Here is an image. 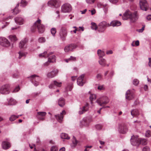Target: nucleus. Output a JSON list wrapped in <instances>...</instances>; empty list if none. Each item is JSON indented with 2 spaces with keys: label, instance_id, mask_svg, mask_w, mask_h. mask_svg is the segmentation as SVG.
I'll return each mask as SVG.
<instances>
[{
  "label": "nucleus",
  "instance_id": "nucleus-1",
  "mask_svg": "<svg viewBox=\"0 0 151 151\" xmlns=\"http://www.w3.org/2000/svg\"><path fill=\"white\" fill-rule=\"evenodd\" d=\"M138 18L137 12H135L132 13L128 10L125 11L122 17L123 20H126L129 19L131 22H134L136 21L138 19Z\"/></svg>",
  "mask_w": 151,
  "mask_h": 151
},
{
  "label": "nucleus",
  "instance_id": "nucleus-2",
  "mask_svg": "<svg viewBox=\"0 0 151 151\" xmlns=\"http://www.w3.org/2000/svg\"><path fill=\"white\" fill-rule=\"evenodd\" d=\"M41 20L40 19H38L34 24L33 27L31 29V30L33 32L35 31V28H37L38 31L40 33H42L45 31V28L44 26L41 23Z\"/></svg>",
  "mask_w": 151,
  "mask_h": 151
},
{
  "label": "nucleus",
  "instance_id": "nucleus-3",
  "mask_svg": "<svg viewBox=\"0 0 151 151\" xmlns=\"http://www.w3.org/2000/svg\"><path fill=\"white\" fill-rule=\"evenodd\" d=\"M96 102L100 106H102L103 105L108 103L109 100L107 96H104L98 99Z\"/></svg>",
  "mask_w": 151,
  "mask_h": 151
},
{
  "label": "nucleus",
  "instance_id": "nucleus-4",
  "mask_svg": "<svg viewBox=\"0 0 151 151\" xmlns=\"http://www.w3.org/2000/svg\"><path fill=\"white\" fill-rule=\"evenodd\" d=\"M109 27V23L105 21H103L99 24L98 29L99 31L103 32L105 30L107 27Z\"/></svg>",
  "mask_w": 151,
  "mask_h": 151
},
{
  "label": "nucleus",
  "instance_id": "nucleus-5",
  "mask_svg": "<svg viewBox=\"0 0 151 151\" xmlns=\"http://www.w3.org/2000/svg\"><path fill=\"white\" fill-rule=\"evenodd\" d=\"M32 82L34 85L37 86L39 84V81L41 80V78L36 75H33L30 76Z\"/></svg>",
  "mask_w": 151,
  "mask_h": 151
},
{
  "label": "nucleus",
  "instance_id": "nucleus-6",
  "mask_svg": "<svg viewBox=\"0 0 151 151\" xmlns=\"http://www.w3.org/2000/svg\"><path fill=\"white\" fill-rule=\"evenodd\" d=\"M72 10V6L68 3H65L61 6V12L63 13H69Z\"/></svg>",
  "mask_w": 151,
  "mask_h": 151
},
{
  "label": "nucleus",
  "instance_id": "nucleus-7",
  "mask_svg": "<svg viewBox=\"0 0 151 151\" xmlns=\"http://www.w3.org/2000/svg\"><path fill=\"white\" fill-rule=\"evenodd\" d=\"M9 84H6L0 87V93L2 94H7L9 93Z\"/></svg>",
  "mask_w": 151,
  "mask_h": 151
},
{
  "label": "nucleus",
  "instance_id": "nucleus-8",
  "mask_svg": "<svg viewBox=\"0 0 151 151\" xmlns=\"http://www.w3.org/2000/svg\"><path fill=\"white\" fill-rule=\"evenodd\" d=\"M67 35V32L66 29L65 27H62L59 32V35L60 39L62 40H65Z\"/></svg>",
  "mask_w": 151,
  "mask_h": 151
},
{
  "label": "nucleus",
  "instance_id": "nucleus-9",
  "mask_svg": "<svg viewBox=\"0 0 151 151\" xmlns=\"http://www.w3.org/2000/svg\"><path fill=\"white\" fill-rule=\"evenodd\" d=\"M139 6L141 9L143 10L146 11L148 9V4L145 0H140Z\"/></svg>",
  "mask_w": 151,
  "mask_h": 151
},
{
  "label": "nucleus",
  "instance_id": "nucleus-10",
  "mask_svg": "<svg viewBox=\"0 0 151 151\" xmlns=\"http://www.w3.org/2000/svg\"><path fill=\"white\" fill-rule=\"evenodd\" d=\"M0 44L6 47H8L10 45L9 41L6 38L3 37H0Z\"/></svg>",
  "mask_w": 151,
  "mask_h": 151
},
{
  "label": "nucleus",
  "instance_id": "nucleus-11",
  "mask_svg": "<svg viewBox=\"0 0 151 151\" xmlns=\"http://www.w3.org/2000/svg\"><path fill=\"white\" fill-rule=\"evenodd\" d=\"M58 73V70L57 69L54 68L52 71L48 73L46 75L48 78H52L57 76Z\"/></svg>",
  "mask_w": 151,
  "mask_h": 151
},
{
  "label": "nucleus",
  "instance_id": "nucleus-12",
  "mask_svg": "<svg viewBox=\"0 0 151 151\" xmlns=\"http://www.w3.org/2000/svg\"><path fill=\"white\" fill-rule=\"evenodd\" d=\"M139 138L138 137H135L134 136L132 137L131 139V142L132 145L138 146L139 145Z\"/></svg>",
  "mask_w": 151,
  "mask_h": 151
},
{
  "label": "nucleus",
  "instance_id": "nucleus-13",
  "mask_svg": "<svg viewBox=\"0 0 151 151\" xmlns=\"http://www.w3.org/2000/svg\"><path fill=\"white\" fill-rule=\"evenodd\" d=\"M62 84L61 82H59L57 80L54 81L49 85V87L50 88H54L55 86L60 87L61 86Z\"/></svg>",
  "mask_w": 151,
  "mask_h": 151
},
{
  "label": "nucleus",
  "instance_id": "nucleus-14",
  "mask_svg": "<svg viewBox=\"0 0 151 151\" xmlns=\"http://www.w3.org/2000/svg\"><path fill=\"white\" fill-rule=\"evenodd\" d=\"M66 114V112L65 110H63L62 112L60 113V114H58L55 115V117L57 120L61 122L63 120V116Z\"/></svg>",
  "mask_w": 151,
  "mask_h": 151
},
{
  "label": "nucleus",
  "instance_id": "nucleus-15",
  "mask_svg": "<svg viewBox=\"0 0 151 151\" xmlns=\"http://www.w3.org/2000/svg\"><path fill=\"white\" fill-rule=\"evenodd\" d=\"M85 76L84 74L81 75L78 78L77 80V83L78 85L82 86L85 83V81L83 79Z\"/></svg>",
  "mask_w": 151,
  "mask_h": 151
},
{
  "label": "nucleus",
  "instance_id": "nucleus-16",
  "mask_svg": "<svg viewBox=\"0 0 151 151\" xmlns=\"http://www.w3.org/2000/svg\"><path fill=\"white\" fill-rule=\"evenodd\" d=\"M76 45L73 44H70L66 46L64 48V51L65 52H68L70 51H72L76 47Z\"/></svg>",
  "mask_w": 151,
  "mask_h": 151
},
{
  "label": "nucleus",
  "instance_id": "nucleus-17",
  "mask_svg": "<svg viewBox=\"0 0 151 151\" xmlns=\"http://www.w3.org/2000/svg\"><path fill=\"white\" fill-rule=\"evenodd\" d=\"M27 40L24 39L22 40L19 43V48L21 49H25L27 48Z\"/></svg>",
  "mask_w": 151,
  "mask_h": 151
},
{
  "label": "nucleus",
  "instance_id": "nucleus-18",
  "mask_svg": "<svg viewBox=\"0 0 151 151\" xmlns=\"http://www.w3.org/2000/svg\"><path fill=\"white\" fill-rule=\"evenodd\" d=\"M48 4L50 6H54L57 7L59 6V3L57 0H51L48 2Z\"/></svg>",
  "mask_w": 151,
  "mask_h": 151
},
{
  "label": "nucleus",
  "instance_id": "nucleus-19",
  "mask_svg": "<svg viewBox=\"0 0 151 151\" xmlns=\"http://www.w3.org/2000/svg\"><path fill=\"white\" fill-rule=\"evenodd\" d=\"M91 121V119L88 117L84 118L81 122L80 123L82 126L87 125L88 123Z\"/></svg>",
  "mask_w": 151,
  "mask_h": 151
},
{
  "label": "nucleus",
  "instance_id": "nucleus-20",
  "mask_svg": "<svg viewBox=\"0 0 151 151\" xmlns=\"http://www.w3.org/2000/svg\"><path fill=\"white\" fill-rule=\"evenodd\" d=\"M119 131L120 133L122 134H124L126 132L127 129L126 127L124 126L123 124H118Z\"/></svg>",
  "mask_w": 151,
  "mask_h": 151
},
{
  "label": "nucleus",
  "instance_id": "nucleus-21",
  "mask_svg": "<svg viewBox=\"0 0 151 151\" xmlns=\"http://www.w3.org/2000/svg\"><path fill=\"white\" fill-rule=\"evenodd\" d=\"M11 144L9 142L6 141H3L2 143V147L4 150L9 149L11 147Z\"/></svg>",
  "mask_w": 151,
  "mask_h": 151
},
{
  "label": "nucleus",
  "instance_id": "nucleus-22",
  "mask_svg": "<svg viewBox=\"0 0 151 151\" xmlns=\"http://www.w3.org/2000/svg\"><path fill=\"white\" fill-rule=\"evenodd\" d=\"M89 106L88 104H86L82 108H80V111H79V114H81L85 112L88 111V110Z\"/></svg>",
  "mask_w": 151,
  "mask_h": 151
},
{
  "label": "nucleus",
  "instance_id": "nucleus-23",
  "mask_svg": "<svg viewBox=\"0 0 151 151\" xmlns=\"http://www.w3.org/2000/svg\"><path fill=\"white\" fill-rule=\"evenodd\" d=\"M7 101V102L5 104L6 105H14L17 103L16 101L12 98L8 99Z\"/></svg>",
  "mask_w": 151,
  "mask_h": 151
},
{
  "label": "nucleus",
  "instance_id": "nucleus-24",
  "mask_svg": "<svg viewBox=\"0 0 151 151\" xmlns=\"http://www.w3.org/2000/svg\"><path fill=\"white\" fill-rule=\"evenodd\" d=\"M15 22L19 25H22L24 24V20L21 17H17L15 18Z\"/></svg>",
  "mask_w": 151,
  "mask_h": 151
},
{
  "label": "nucleus",
  "instance_id": "nucleus-25",
  "mask_svg": "<svg viewBox=\"0 0 151 151\" xmlns=\"http://www.w3.org/2000/svg\"><path fill=\"white\" fill-rule=\"evenodd\" d=\"M134 97L133 94L131 93L129 90H128L126 93V98L128 100H131Z\"/></svg>",
  "mask_w": 151,
  "mask_h": 151
},
{
  "label": "nucleus",
  "instance_id": "nucleus-26",
  "mask_svg": "<svg viewBox=\"0 0 151 151\" xmlns=\"http://www.w3.org/2000/svg\"><path fill=\"white\" fill-rule=\"evenodd\" d=\"M121 24V22L117 20H114L112 21L109 24V27L112 26L113 27L118 26Z\"/></svg>",
  "mask_w": 151,
  "mask_h": 151
},
{
  "label": "nucleus",
  "instance_id": "nucleus-27",
  "mask_svg": "<svg viewBox=\"0 0 151 151\" xmlns=\"http://www.w3.org/2000/svg\"><path fill=\"white\" fill-rule=\"evenodd\" d=\"M58 105L61 107H63L65 104V100L63 98H60L58 101Z\"/></svg>",
  "mask_w": 151,
  "mask_h": 151
},
{
  "label": "nucleus",
  "instance_id": "nucleus-28",
  "mask_svg": "<svg viewBox=\"0 0 151 151\" xmlns=\"http://www.w3.org/2000/svg\"><path fill=\"white\" fill-rule=\"evenodd\" d=\"M139 145L141 144L142 145H145L147 143V140L145 139H142L139 138Z\"/></svg>",
  "mask_w": 151,
  "mask_h": 151
},
{
  "label": "nucleus",
  "instance_id": "nucleus-29",
  "mask_svg": "<svg viewBox=\"0 0 151 151\" xmlns=\"http://www.w3.org/2000/svg\"><path fill=\"white\" fill-rule=\"evenodd\" d=\"M99 62L102 66H105L106 65V61L104 59L101 58L99 60Z\"/></svg>",
  "mask_w": 151,
  "mask_h": 151
},
{
  "label": "nucleus",
  "instance_id": "nucleus-30",
  "mask_svg": "<svg viewBox=\"0 0 151 151\" xmlns=\"http://www.w3.org/2000/svg\"><path fill=\"white\" fill-rule=\"evenodd\" d=\"M8 38L12 42H15L17 40V39L15 35H10Z\"/></svg>",
  "mask_w": 151,
  "mask_h": 151
},
{
  "label": "nucleus",
  "instance_id": "nucleus-31",
  "mask_svg": "<svg viewBox=\"0 0 151 151\" xmlns=\"http://www.w3.org/2000/svg\"><path fill=\"white\" fill-rule=\"evenodd\" d=\"M49 56V54L47 53V52H45L43 53L40 54L39 55V57L40 58H42L43 57L46 58L48 57Z\"/></svg>",
  "mask_w": 151,
  "mask_h": 151
},
{
  "label": "nucleus",
  "instance_id": "nucleus-32",
  "mask_svg": "<svg viewBox=\"0 0 151 151\" xmlns=\"http://www.w3.org/2000/svg\"><path fill=\"white\" fill-rule=\"evenodd\" d=\"M97 54L100 58H102L105 55L104 52L100 50H98Z\"/></svg>",
  "mask_w": 151,
  "mask_h": 151
},
{
  "label": "nucleus",
  "instance_id": "nucleus-33",
  "mask_svg": "<svg viewBox=\"0 0 151 151\" xmlns=\"http://www.w3.org/2000/svg\"><path fill=\"white\" fill-rule=\"evenodd\" d=\"M139 114L138 111V110L137 109L133 110L131 111V114L133 116L138 115Z\"/></svg>",
  "mask_w": 151,
  "mask_h": 151
},
{
  "label": "nucleus",
  "instance_id": "nucleus-34",
  "mask_svg": "<svg viewBox=\"0 0 151 151\" xmlns=\"http://www.w3.org/2000/svg\"><path fill=\"white\" fill-rule=\"evenodd\" d=\"M61 137L63 139H69L70 137L68 136V134L66 133H62L61 134Z\"/></svg>",
  "mask_w": 151,
  "mask_h": 151
},
{
  "label": "nucleus",
  "instance_id": "nucleus-35",
  "mask_svg": "<svg viewBox=\"0 0 151 151\" xmlns=\"http://www.w3.org/2000/svg\"><path fill=\"white\" fill-rule=\"evenodd\" d=\"M48 59L50 62L53 63L55 62V55H52L50 56L49 58Z\"/></svg>",
  "mask_w": 151,
  "mask_h": 151
},
{
  "label": "nucleus",
  "instance_id": "nucleus-36",
  "mask_svg": "<svg viewBox=\"0 0 151 151\" xmlns=\"http://www.w3.org/2000/svg\"><path fill=\"white\" fill-rule=\"evenodd\" d=\"M96 97V96L95 94H91L90 95L89 97V99L90 101H91V104L92 103V101L95 100Z\"/></svg>",
  "mask_w": 151,
  "mask_h": 151
},
{
  "label": "nucleus",
  "instance_id": "nucleus-37",
  "mask_svg": "<svg viewBox=\"0 0 151 151\" xmlns=\"http://www.w3.org/2000/svg\"><path fill=\"white\" fill-rule=\"evenodd\" d=\"M18 53L19 55V59H21L22 57H25L26 56L27 54L26 53L21 51L19 52Z\"/></svg>",
  "mask_w": 151,
  "mask_h": 151
},
{
  "label": "nucleus",
  "instance_id": "nucleus-38",
  "mask_svg": "<svg viewBox=\"0 0 151 151\" xmlns=\"http://www.w3.org/2000/svg\"><path fill=\"white\" fill-rule=\"evenodd\" d=\"M47 113L45 112L40 111L37 113V116H40L43 117L45 116Z\"/></svg>",
  "mask_w": 151,
  "mask_h": 151
},
{
  "label": "nucleus",
  "instance_id": "nucleus-39",
  "mask_svg": "<svg viewBox=\"0 0 151 151\" xmlns=\"http://www.w3.org/2000/svg\"><path fill=\"white\" fill-rule=\"evenodd\" d=\"M19 116H18L15 115H12L9 118V120L11 121H13L15 120L16 119L18 118Z\"/></svg>",
  "mask_w": 151,
  "mask_h": 151
},
{
  "label": "nucleus",
  "instance_id": "nucleus-40",
  "mask_svg": "<svg viewBox=\"0 0 151 151\" xmlns=\"http://www.w3.org/2000/svg\"><path fill=\"white\" fill-rule=\"evenodd\" d=\"M51 32L52 36L54 37H55V34L56 32V28L54 27L52 28L51 29Z\"/></svg>",
  "mask_w": 151,
  "mask_h": 151
},
{
  "label": "nucleus",
  "instance_id": "nucleus-41",
  "mask_svg": "<svg viewBox=\"0 0 151 151\" xmlns=\"http://www.w3.org/2000/svg\"><path fill=\"white\" fill-rule=\"evenodd\" d=\"M132 46H138L139 45V42L138 40L136 41H134L131 44Z\"/></svg>",
  "mask_w": 151,
  "mask_h": 151
},
{
  "label": "nucleus",
  "instance_id": "nucleus-42",
  "mask_svg": "<svg viewBox=\"0 0 151 151\" xmlns=\"http://www.w3.org/2000/svg\"><path fill=\"white\" fill-rule=\"evenodd\" d=\"M27 2L24 0H22L21 2L20 6L22 7H24L27 5Z\"/></svg>",
  "mask_w": 151,
  "mask_h": 151
},
{
  "label": "nucleus",
  "instance_id": "nucleus-43",
  "mask_svg": "<svg viewBox=\"0 0 151 151\" xmlns=\"http://www.w3.org/2000/svg\"><path fill=\"white\" fill-rule=\"evenodd\" d=\"M46 41V39L45 37H41L38 39V42L40 43H43Z\"/></svg>",
  "mask_w": 151,
  "mask_h": 151
},
{
  "label": "nucleus",
  "instance_id": "nucleus-44",
  "mask_svg": "<svg viewBox=\"0 0 151 151\" xmlns=\"http://www.w3.org/2000/svg\"><path fill=\"white\" fill-rule=\"evenodd\" d=\"M91 28L93 29H94L96 30L97 29V26L96 25V24L94 23H91Z\"/></svg>",
  "mask_w": 151,
  "mask_h": 151
},
{
  "label": "nucleus",
  "instance_id": "nucleus-45",
  "mask_svg": "<svg viewBox=\"0 0 151 151\" xmlns=\"http://www.w3.org/2000/svg\"><path fill=\"white\" fill-rule=\"evenodd\" d=\"M139 83V80L136 79H134L133 81V84L135 86H137Z\"/></svg>",
  "mask_w": 151,
  "mask_h": 151
},
{
  "label": "nucleus",
  "instance_id": "nucleus-46",
  "mask_svg": "<svg viewBox=\"0 0 151 151\" xmlns=\"http://www.w3.org/2000/svg\"><path fill=\"white\" fill-rule=\"evenodd\" d=\"M96 0H86V2L88 4H93L94 3Z\"/></svg>",
  "mask_w": 151,
  "mask_h": 151
},
{
  "label": "nucleus",
  "instance_id": "nucleus-47",
  "mask_svg": "<svg viewBox=\"0 0 151 151\" xmlns=\"http://www.w3.org/2000/svg\"><path fill=\"white\" fill-rule=\"evenodd\" d=\"M95 127L96 128L99 130L101 129L102 127V125L101 124H97Z\"/></svg>",
  "mask_w": 151,
  "mask_h": 151
},
{
  "label": "nucleus",
  "instance_id": "nucleus-48",
  "mask_svg": "<svg viewBox=\"0 0 151 151\" xmlns=\"http://www.w3.org/2000/svg\"><path fill=\"white\" fill-rule=\"evenodd\" d=\"M109 2L112 4H116L118 2V0H109Z\"/></svg>",
  "mask_w": 151,
  "mask_h": 151
},
{
  "label": "nucleus",
  "instance_id": "nucleus-49",
  "mask_svg": "<svg viewBox=\"0 0 151 151\" xmlns=\"http://www.w3.org/2000/svg\"><path fill=\"white\" fill-rule=\"evenodd\" d=\"M19 4H17L16 7L18 6ZM17 7L15 8L13 10V12L14 13V14H17V13H18L19 12V11H17Z\"/></svg>",
  "mask_w": 151,
  "mask_h": 151
},
{
  "label": "nucleus",
  "instance_id": "nucleus-50",
  "mask_svg": "<svg viewBox=\"0 0 151 151\" xmlns=\"http://www.w3.org/2000/svg\"><path fill=\"white\" fill-rule=\"evenodd\" d=\"M77 142H78L76 140V138L74 137H73V144L75 145H76L77 144Z\"/></svg>",
  "mask_w": 151,
  "mask_h": 151
},
{
  "label": "nucleus",
  "instance_id": "nucleus-51",
  "mask_svg": "<svg viewBox=\"0 0 151 151\" xmlns=\"http://www.w3.org/2000/svg\"><path fill=\"white\" fill-rule=\"evenodd\" d=\"M50 150L51 151H58V149L56 147L53 146L52 147Z\"/></svg>",
  "mask_w": 151,
  "mask_h": 151
},
{
  "label": "nucleus",
  "instance_id": "nucleus-52",
  "mask_svg": "<svg viewBox=\"0 0 151 151\" xmlns=\"http://www.w3.org/2000/svg\"><path fill=\"white\" fill-rule=\"evenodd\" d=\"M50 63V61H49V59H48V61L44 63L43 64V65L44 66H47L49 65Z\"/></svg>",
  "mask_w": 151,
  "mask_h": 151
},
{
  "label": "nucleus",
  "instance_id": "nucleus-53",
  "mask_svg": "<svg viewBox=\"0 0 151 151\" xmlns=\"http://www.w3.org/2000/svg\"><path fill=\"white\" fill-rule=\"evenodd\" d=\"M20 90V88L19 86L16 87L15 89L13 91V92H16Z\"/></svg>",
  "mask_w": 151,
  "mask_h": 151
},
{
  "label": "nucleus",
  "instance_id": "nucleus-54",
  "mask_svg": "<svg viewBox=\"0 0 151 151\" xmlns=\"http://www.w3.org/2000/svg\"><path fill=\"white\" fill-rule=\"evenodd\" d=\"M88 11L89 12H91V14L92 15H93L94 14H95L96 13V10L94 9H93L92 10H89Z\"/></svg>",
  "mask_w": 151,
  "mask_h": 151
},
{
  "label": "nucleus",
  "instance_id": "nucleus-55",
  "mask_svg": "<svg viewBox=\"0 0 151 151\" xmlns=\"http://www.w3.org/2000/svg\"><path fill=\"white\" fill-rule=\"evenodd\" d=\"M142 151H150V149L148 147H145L143 148Z\"/></svg>",
  "mask_w": 151,
  "mask_h": 151
},
{
  "label": "nucleus",
  "instance_id": "nucleus-56",
  "mask_svg": "<svg viewBox=\"0 0 151 151\" xmlns=\"http://www.w3.org/2000/svg\"><path fill=\"white\" fill-rule=\"evenodd\" d=\"M96 77L98 79L100 80L102 78V76L101 74L99 73L97 75Z\"/></svg>",
  "mask_w": 151,
  "mask_h": 151
},
{
  "label": "nucleus",
  "instance_id": "nucleus-57",
  "mask_svg": "<svg viewBox=\"0 0 151 151\" xmlns=\"http://www.w3.org/2000/svg\"><path fill=\"white\" fill-rule=\"evenodd\" d=\"M145 136L147 137H150L151 136L150 132V131H147L145 134Z\"/></svg>",
  "mask_w": 151,
  "mask_h": 151
},
{
  "label": "nucleus",
  "instance_id": "nucleus-58",
  "mask_svg": "<svg viewBox=\"0 0 151 151\" xmlns=\"http://www.w3.org/2000/svg\"><path fill=\"white\" fill-rule=\"evenodd\" d=\"M12 76L14 78H17L19 76V74L18 73H15L13 74Z\"/></svg>",
  "mask_w": 151,
  "mask_h": 151
},
{
  "label": "nucleus",
  "instance_id": "nucleus-59",
  "mask_svg": "<svg viewBox=\"0 0 151 151\" xmlns=\"http://www.w3.org/2000/svg\"><path fill=\"white\" fill-rule=\"evenodd\" d=\"M71 61H75L76 60V58L75 57L71 56L70 57Z\"/></svg>",
  "mask_w": 151,
  "mask_h": 151
},
{
  "label": "nucleus",
  "instance_id": "nucleus-60",
  "mask_svg": "<svg viewBox=\"0 0 151 151\" xmlns=\"http://www.w3.org/2000/svg\"><path fill=\"white\" fill-rule=\"evenodd\" d=\"M146 19L148 21L151 20V15H148L146 18Z\"/></svg>",
  "mask_w": 151,
  "mask_h": 151
},
{
  "label": "nucleus",
  "instance_id": "nucleus-61",
  "mask_svg": "<svg viewBox=\"0 0 151 151\" xmlns=\"http://www.w3.org/2000/svg\"><path fill=\"white\" fill-rule=\"evenodd\" d=\"M98 89L99 90H103L104 89V88L103 86H98Z\"/></svg>",
  "mask_w": 151,
  "mask_h": 151
},
{
  "label": "nucleus",
  "instance_id": "nucleus-62",
  "mask_svg": "<svg viewBox=\"0 0 151 151\" xmlns=\"http://www.w3.org/2000/svg\"><path fill=\"white\" fill-rule=\"evenodd\" d=\"M106 53L107 55L111 54L113 53V51L111 50H109L106 52Z\"/></svg>",
  "mask_w": 151,
  "mask_h": 151
},
{
  "label": "nucleus",
  "instance_id": "nucleus-63",
  "mask_svg": "<svg viewBox=\"0 0 151 151\" xmlns=\"http://www.w3.org/2000/svg\"><path fill=\"white\" fill-rule=\"evenodd\" d=\"M144 27H143L142 29H138V32H142L144 29Z\"/></svg>",
  "mask_w": 151,
  "mask_h": 151
},
{
  "label": "nucleus",
  "instance_id": "nucleus-64",
  "mask_svg": "<svg viewBox=\"0 0 151 151\" xmlns=\"http://www.w3.org/2000/svg\"><path fill=\"white\" fill-rule=\"evenodd\" d=\"M149 62L148 63V65L151 68V58H149Z\"/></svg>",
  "mask_w": 151,
  "mask_h": 151
}]
</instances>
